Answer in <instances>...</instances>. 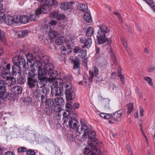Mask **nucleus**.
Instances as JSON below:
<instances>
[{
    "instance_id": "obj_17",
    "label": "nucleus",
    "mask_w": 155,
    "mask_h": 155,
    "mask_svg": "<svg viewBox=\"0 0 155 155\" xmlns=\"http://www.w3.org/2000/svg\"><path fill=\"white\" fill-rule=\"evenodd\" d=\"M123 111V110H120L113 114V118L115 121H118L121 120Z\"/></svg>"
},
{
    "instance_id": "obj_53",
    "label": "nucleus",
    "mask_w": 155,
    "mask_h": 155,
    "mask_svg": "<svg viewBox=\"0 0 155 155\" xmlns=\"http://www.w3.org/2000/svg\"><path fill=\"white\" fill-rule=\"evenodd\" d=\"M18 152L19 153H24L27 151V148L24 147H21L18 149Z\"/></svg>"
},
{
    "instance_id": "obj_20",
    "label": "nucleus",
    "mask_w": 155,
    "mask_h": 155,
    "mask_svg": "<svg viewBox=\"0 0 155 155\" xmlns=\"http://www.w3.org/2000/svg\"><path fill=\"white\" fill-rule=\"evenodd\" d=\"M43 67L48 72V74H49L51 71H53L54 69L53 64L50 62H49L43 65Z\"/></svg>"
},
{
    "instance_id": "obj_37",
    "label": "nucleus",
    "mask_w": 155,
    "mask_h": 155,
    "mask_svg": "<svg viewBox=\"0 0 155 155\" xmlns=\"http://www.w3.org/2000/svg\"><path fill=\"white\" fill-rule=\"evenodd\" d=\"M58 33L54 30H51L49 33V37L51 38H56L58 36Z\"/></svg>"
},
{
    "instance_id": "obj_5",
    "label": "nucleus",
    "mask_w": 155,
    "mask_h": 155,
    "mask_svg": "<svg viewBox=\"0 0 155 155\" xmlns=\"http://www.w3.org/2000/svg\"><path fill=\"white\" fill-rule=\"evenodd\" d=\"M88 143L89 147L91 148V149L90 150L88 148H86L85 150L86 149H89L94 154V155H96V153L98 154L99 155L101 154V151L96 147L98 145V140L97 139L94 138L90 139L88 140Z\"/></svg>"
},
{
    "instance_id": "obj_18",
    "label": "nucleus",
    "mask_w": 155,
    "mask_h": 155,
    "mask_svg": "<svg viewBox=\"0 0 155 155\" xmlns=\"http://www.w3.org/2000/svg\"><path fill=\"white\" fill-rule=\"evenodd\" d=\"M20 67V66L14 64V65L12 66V75L13 76H15L17 74H20L21 72Z\"/></svg>"
},
{
    "instance_id": "obj_22",
    "label": "nucleus",
    "mask_w": 155,
    "mask_h": 155,
    "mask_svg": "<svg viewBox=\"0 0 155 155\" xmlns=\"http://www.w3.org/2000/svg\"><path fill=\"white\" fill-rule=\"evenodd\" d=\"M71 61L73 63L74 66L73 69H76L77 68L79 69L80 63L79 58L76 57H73L71 59Z\"/></svg>"
},
{
    "instance_id": "obj_62",
    "label": "nucleus",
    "mask_w": 155,
    "mask_h": 155,
    "mask_svg": "<svg viewBox=\"0 0 155 155\" xmlns=\"http://www.w3.org/2000/svg\"><path fill=\"white\" fill-rule=\"evenodd\" d=\"M79 104L78 103L74 104L72 107V109L75 110L76 109L78 108L79 107Z\"/></svg>"
},
{
    "instance_id": "obj_47",
    "label": "nucleus",
    "mask_w": 155,
    "mask_h": 155,
    "mask_svg": "<svg viewBox=\"0 0 155 155\" xmlns=\"http://www.w3.org/2000/svg\"><path fill=\"white\" fill-rule=\"evenodd\" d=\"M58 16V12H54L51 13L49 15V17L51 18H55Z\"/></svg>"
},
{
    "instance_id": "obj_41",
    "label": "nucleus",
    "mask_w": 155,
    "mask_h": 155,
    "mask_svg": "<svg viewBox=\"0 0 155 155\" xmlns=\"http://www.w3.org/2000/svg\"><path fill=\"white\" fill-rule=\"evenodd\" d=\"M26 57L27 59V62L29 63H32L31 61L32 60L34 59V56L33 54L31 53H28L26 55Z\"/></svg>"
},
{
    "instance_id": "obj_1",
    "label": "nucleus",
    "mask_w": 155,
    "mask_h": 155,
    "mask_svg": "<svg viewBox=\"0 0 155 155\" xmlns=\"http://www.w3.org/2000/svg\"><path fill=\"white\" fill-rule=\"evenodd\" d=\"M63 82V80L61 78H58L57 80H54L51 86V94L53 96H61L63 95L64 89L61 88V84Z\"/></svg>"
},
{
    "instance_id": "obj_46",
    "label": "nucleus",
    "mask_w": 155,
    "mask_h": 155,
    "mask_svg": "<svg viewBox=\"0 0 155 155\" xmlns=\"http://www.w3.org/2000/svg\"><path fill=\"white\" fill-rule=\"evenodd\" d=\"M133 104L132 103H130L128 105V110L127 113L128 114H129L131 113L132 110L133 109Z\"/></svg>"
},
{
    "instance_id": "obj_2",
    "label": "nucleus",
    "mask_w": 155,
    "mask_h": 155,
    "mask_svg": "<svg viewBox=\"0 0 155 155\" xmlns=\"http://www.w3.org/2000/svg\"><path fill=\"white\" fill-rule=\"evenodd\" d=\"M99 28L97 37L98 44H103L106 42L107 38L105 34L109 31L110 29L104 25H101L99 26Z\"/></svg>"
},
{
    "instance_id": "obj_36",
    "label": "nucleus",
    "mask_w": 155,
    "mask_h": 155,
    "mask_svg": "<svg viewBox=\"0 0 155 155\" xmlns=\"http://www.w3.org/2000/svg\"><path fill=\"white\" fill-rule=\"evenodd\" d=\"M93 28L92 27H89L86 30V35L87 36L91 37L93 35Z\"/></svg>"
},
{
    "instance_id": "obj_42",
    "label": "nucleus",
    "mask_w": 155,
    "mask_h": 155,
    "mask_svg": "<svg viewBox=\"0 0 155 155\" xmlns=\"http://www.w3.org/2000/svg\"><path fill=\"white\" fill-rule=\"evenodd\" d=\"M5 84V82L4 81L0 80V90H6Z\"/></svg>"
},
{
    "instance_id": "obj_44",
    "label": "nucleus",
    "mask_w": 155,
    "mask_h": 155,
    "mask_svg": "<svg viewBox=\"0 0 155 155\" xmlns=\"http://www.w3.org/2000/svg\"><path fill=\"white\" fill-rule=\"evenodd\" d=\"M42 94L47 95L49 93V89L46 87L43 88L41 91Z\"/></svg>"
},
{
    "instance_id": "obj_49",
    "label": "nucleus",
    "mask_w": 155,
    "mask_h": 155,
    "mask_svg": "<svg viewBox=\"0 0 155 155\" xmlns=\"http://www.w3.org/2000/svg\"><path fill=\"white\" fill-rule=\"evenodd\" d=\"M45 114L48 115H50L52 113V110L51 107H46L45 110Z\"/></svg>"
},
{
    "instance_id": "obj_23",
    "label": "nucleus",
    "mask_w": 155,
    "mask_h": 155,
    "mask_svg": "<svg viewBox=\"0 0 155 155\" xmlns=\"http://www.w3.org/2000/svg\"><path fill=\"white\" fill-rule=\"evenodd\" d=\"M61 88L64 89V88L66 91L68 90H71L72 88V85L71 84L69 81H66L61 84Z\"/></svg>"
},
{
    "instance_id": "obj_39",
    "label": "nucleus",
    "mask_w": 155,
    "mask_h": 155,
    "mask_svg": "<svg viewBox=\"0 0 155 155\" xmlns=\"http://www.w3.org/2000/svg\"><path fill=\"white\" fill-rule=\"evenodd\" d=\"M6 90H0V98L3 100L6 99L8 96V94L6 92Z\"/></svg>"
},
{
    "instance_id": "obj_16",
    "label": "nucleus",
    "mask_w": 155,
    "mask_h": 155,
    "mask_svg": "<svg viewBox=\"0 0 155 155\" xmlns=\"http://www.w3.org/2000/svg\"><path fill=\"white\" fill-rule=\"evenodd\" d=\"M58 71L55 70L52 71L50 72L49 74L48 75L49 77L48 79V80L49 81H51L52 82V83L54 80H57L58 78L56 79V77L58 75ZM59 78H58V79Z\"/></svg>"
},
{
    "instance_id": "obj_12",
    "label": "nucleus",
    "mask_w": 155,
    "mask_h": 155,
    "mask_svg": "<svg viewBox=\"0 0 155 155\" xmlns=\"http://www.w3.org/2000/svg\"><path fill=\"white\" fill-rule=\"evenodd\" d=\"M38 69V74H37V78L38 79H41V78H44V77H47L48 75V72L46 71L43 67H35V68Z\"/></svg>"
},
{
    "instance_id": "obj_32",
    "label": "nucleus",
    "mask_w": 155,
    "mask_h": 155,
    "mask_svg": "<svg viewBox=\"0 0 155 155\" xmlns=\"http://www.w3.org/2000/svg\"><path fill=\"white\" fill-rule=\"evenodd\" d=\"M78 8L80 11L84 12L87 10L88 7L86 4L81 3L78 6Z\"/></svg>"
},
{
    "instance_id": "obj_25",
    "label": "nucleus",
    "mask_w": 155,
    "mask_h": 155,
    "mask_svg": "<svg viewBox=\"0 0 155 155\" xmlns=\"http://www.w3.org/2000/svg\"><path fill=\"white\" fill-rule=\"evenodd\" d=\"M74 3L72 2H65L62 3L60 6V8L62 10H66L67 9H70L72 5Z\"/></svg>"
},
{
    "instance_id": "obj_11",
    "label": "nucleus",
    "mask_w": 155,
    "mask_h": 155,
    "mask_svg": "<svg viewBox=\"0 0 155 155\" xmlns=\"http://www.w3.org/2000/svg\"><path fill=\"white\" fill-rule=\"evenodd\" d=\"M80 131L78 130L75 131V133L73 134H69L68 136V138L70 141H73L74 140H80L81 139V137L80 136Z\"/></svg>"
},
{
    "instance_id": "obj_30",
    "label": "nucleus",
    "mask_w": 155,
    "mask_h": 155,
    "mask_svg": "<svg viewBox=\"0 0 155 155\" xmlns=\"http://www.w3.org/2000/svg\"><path fill=\"white\" fill-rule=\"evenodd\" d=\"M28 33L29 32L27 30H23L18 31L17 33L19 38H22L27 35Z\"/></svg>"
},
{
    "instance_id": "obj_54",
    "label": "nucleus",
    "mask_w": 155,
    "mask_h": 155,
    "mask_svg": "<svg viewBox=\"0 0 155 155\" xmlns=\"http://www.w3.org/2000/svg\"><path fill=\"white\" fill-rule=\"evenodd\" d=\"M139 125H140V130L141 131V133L144 136V137L146 138V140L147 141V138L146 136L145 135V134H144V131H143V129L142 128V122L141 121H140V124H139Z\"/></svg>"
},
{
    "instance_id": "obj_57",
    "label": "nucleus",
    "mask_w": 155,
    "mask_h": 155,
    "mask_svg": "<svg viewBox=\"0 0 155 155\" xmlns=\"http://www.w3.org/2000/svg\"><path fill=\"white\" fill-rule=\"evenodd\" d=\"M70 46L69 45H67L66 46H63L61 48V50L62 51H67V50L70 49Z\"/></svg>"
},
{
    "instance_id": "obj_24",
    "label": "nucleus",
    "mask_w": 155,
    "mask_h": 155,
    "mask_svg": "<svg viewBox=\"0 0 155 155\" xmlns=\"http://www.w3.org/2000/svg\"><path fill=\"white\" fill-rule=\"evenodd\" d=\"M40 80L39 83L37 84V86L38 87L42 88L45 87L47 84L48 81V77H44L41 78V79H38Z\"/></svg>"
},
{
    "instance_id": "obj_59",
    "label": "nucleus",
    "mask_w": 155,
    "mask_h": 155,
    "mask_svg": "<svg viewBox=\"0 0 155 155\" xmlns=\"http://www.w3.org/2000/svg\"><path fill=\"white\" fill-rule=\"evenodd\" d=\"M119 74V75H118V76L120 78L121 83L122 84H124V77L122 74Z\"/></svg>"
},
{
    "instance_id": "obj_31",
    "label": "nucleus",
    "mask_w": 155,
    "mask_h": 155,
    "mask_svg": "<svg viewBox=\"0 0 155 155\" xmlns=\"http://www.w3.org/2000/svg\"><path fill=\"white\" fill-rule=\"evenodd\" d=\"M81 123L82 124V125L80 128V130L79 129V131H80V133L82 132L84 133V134L87 133L89 131L88 127L85 124H83L82 122H81Z\"/></svg>"
},
{
    "instance_id": "obj_21",
    "label": "nucleus",
    "mask_w": 155,
    "mask_h": 155,
    "mask_svg": "<svg viewBox=\"0 0 155 155\" xmlns=\"http://www.w3.org/2000/svg\"><path fill=\"white\" fill-rule=\"evenodd\" d=\"M66 97L67 100H71L74 99L75 96V93L71 90L65 91Z\"/></svg>"
},
{
    "instance_id": "obj_19",
    "label": "nucleus",
    "mask_w": 155,
    "mask_h": 155,
    "mask_svg": "<svg viewBox=\"0 0 155 155\" xmlns=\"http://www.w3.org/2000/svg\"><path fill=\"white\" fill-rule=\"evenodd\" d=\"M10 64H8L6 66V69L3 72V73L2 74V77L4 78H8L9 77L8 75L10 74Z\"/></svg>"
},
{
    "instance_id": "obj_58",
    "label": "nucleus",
    "mask_w": 155,
    "mask_h": 155,
    "mask_svg": "<svg viewBox=\"0 0 155 155\" xmlns=\"http://www.w3.org/2000/svg\"><path fill=\"white\" fill-rule=\"evenodd\" d=\"M121 41L124 47L125 48H127V43L125 39L124 38H121Z\"/></svg>"
},
{
    "instance_id": "obj_45",
    "label": "nucleus",
    "mask_w": 155,
    "mask_h": 155,
    "mask_svg": "<svg viewBox=\"0 0 155 155\" xmlns=\"http://www.w3.org/2000/svg\"><path fill=\"white\" fill-rule=\"evenodd\" d=\"M47 95H44L42 94L40 99H39L40 101L42 103H45V101L47 100Z\"/></svg>"
},
{
    "instance_id": "obj_63",
    "label": "nucleus",
    "mask_w": 155,
    "mask_h": 155,
    "mask_svg": "<svg viewBox=\"0 0 155 155\" xmlns=\"http://www.w3.org/2000/svg\"><path fill=\"white\" fill-rule=\"evenodd\" d=\"M14 23H18L20 22V17H18V15L15 18H14Z\"/></svg>"
},
{
    "instance_id": "obj_56",
    "label": "nucleus",
    "mask_w": 155,
    "mask_h": 155,
    "mask_svg": "<svg viewBox=\"0 0 155 155\" xmlns=\"http://www.w3.org/2000/svg\"><path fill=\"white\" fill-rule=\"evenodd\" d=\"M26 153L27 155H33L35 153V152L32 150H29L26 151Z\"/></svg>"
},
{
    "instance_id": "obj_29",
    "label": "nucleus",
    "mask_w": 155,
    "mask_h": 155,
    "mask_svg": "<svg viewBox=\"0 0 155 155\" xmlns=\"http://www.w3.org/2000/svg\"><path fill=\"white\" fill-rule=\"evenodd\" d=\"M45 2L47 5L49 6L53 5L54 6H56L58 3L56 0H45Z\"/></svg>"
},
{
    "instance_id": "obj_26",
    "label": "nucleus",
    "mask_w": 155,
    "mask_h": 155,
    "mask_svg": "<svg viewBox=\"0 0 155 155\" xmlns=\"http://www.w3.org/2000/svg\"><path fill=\"white\" fill-rule=\"evenodd\" d=\"M22 91V87L20 86H15L12 89V92L15 95L21 93Z\"/></svg>"
},
{
    "instance_id": "obj_33",
    "label": "nucleus",
    "mask_w": 155,
    "mask_h": 155,
    "mask_svg": "<svg viewBox=\"0 0 155 155\" xmlns=\"http://www.w3.org/2000/svg\"><path fill=\"white\" fill-rule=\"evenodd\" d=\"M45 104L46 106H48L49 107H53V108L54 107V105H55L54 101L53 99H48L47 100L45 101Z\"/></svg>"
},
{
    "instance_id": "obj_43",
    "label": "nucleus",
    "mask_w": 155,
    "mask_h": 155,
    "mask_svg": "<svg viewBox=\"0 0 155 155\" xmlns=\"http://www.w3.org/2000/svg\"><path fill=\"white\" fill-rule=\"evenodd\" d=\"M0 39L3 41H4L5 40V32L0 29Z\"/></svg>"
},
{
    "instance_id": "obj_13",
    "label": "nucleus",
    "mask_w": 155,
    "mask_h": 155,
    "mask_svg": "<svg viewBox=\"0 0 155 155\" xmlns=\"http://www.w3.org/2000/svg\"><path fill=\"white\" fill-rule=\"evenodd\" d=\"M74 52L75 53H79V55L82 58H85L87 55L86 51L82 49L79 47H75L74 49Z\"/></svg>"
},
{
    "instance_id": "obj_7",
    "label": "nucleus",
    "mask_w": 155,
    "mask_h": 155,
    "mask_svg": "<svg viewBox=\"0 0 155 155\" xmlns=\"http://www.w3.org/2000/svg\"><path fill=\"white\" fill-rule=\"evenodd\" d=\"M37 74H35L33 72L29 73V76L28 78V85L30 88H32L35 86V83L37 81Z\"/></svg>"
},
{
    "instance_id": "obj_60",
    "label": "nucleus",
    "mask_w": 155,
    "mask_h": 155,
    "mask_svg": "<svg viewBox=\"0 0 155 155\" xmlns=\"http://www.w3.org/2000/svg\"><path fill=\"white\" fill-rule=\"evenodd\" d=\"M113 13L117 15L118 18L121 22L122 21V19L121 18V15L119 13L116 12H114Z\"/></svg>"
},
{
    "instance_id": "obj_40",
    "label": "nucleus",
    "mask_w": 155,
    "mask_h": 155,
    "mask_svg": "<svg viewBox=\"0 0 155 155\" xmlns=\"http://www.w3.org/2000/svg\"><path fill=\"white\" fill-rule=\"evenodd\" d=\"M63 116L64 117V123H65V118L66 119L68 118L70 119V118H71L72 117L71 116V114H69V111L67 110L66 111L64 112H63Z\"/></svg>"
},
{
    "instance_id": "obj_28",
    "label": "nucleus",
    "mask_w": 155,
    "mask_h": 155,
    "mask_svg": "<svg viewBox=\"0 0 155 155\" xmlns=\"http://www.w3.org/2000/svg\"><path fill=\"white\" fill-rule=\"evenodd\" d=\"M14 18L10 15L8 16L5 19V23L9 25H11L14 23Z\"/></svg>"
},
{
    "instance_id": "obj_15",
    "label": "nucleus",
    "mask_w": 155,
    "mask_h": 155,
    "mask_svg": "<svg viewBox=\"0 0 155 155\" xmlns=\"http://www.w3.org/2000/svg\"><path fill=\"white\" fill-rule=\"evenodd\" d=\"M99 74V71L98 68L95 66H94L93 71H89V74L90 76L89 79L91 82L93 81V79L94 77H96Z\"/></svg>"
},
{
    "instance_id": "obj_3",
    "label": "nucleus",
    "mask_w": 155,
    "mask_h": 155,
    "mask_svg": "<svg viewBox=\"0 0 155 155\" xmlns=\"http://www.w3.org/2000/svg\"><path fill=\"white\" fill-rule=\"evenodd\" d=\"M35 62H34L32 65L34 69L35 67H43L44 64L49 63L50 58L47 55L44 56L41 58L37 55L35 56Z\"/></svg>"
},
{
    "instance_id": "obj_27",
    "label": "nucleus",
    "mask_w": 155,
    "mask_h": 155,
    "mask_svg": "<svg viewBox=\"0 0 155 155\" xmlns=\"http://www.w3.org/2000/svg\"><path fill=\"white\" fill-rule=\"evenodd\" d=\"M16 83V80L12 77H9L7 78L6 80L5 83L9 86H10L12 85L15 84Z\"/></svg>"
},
{
    "instance_id": "obj_4",
    "label": "nucleus",
    "mask_w": 155,
    "mask_h": 155,
    "mask_svg": "<svg viewBox=\"0 0 155 155\" xmlns=\"http://www.w3.org/2000/svg\"><path fill=\"white\" fill-rule=\"evenodd\" d=\"M14 64H16L21 67L22 66L25 69H28L32 66V63L30 62L26 63L25 59L22 57H15L12 59Z\"/></svg>"
},
{
    "instance_id": "obj_35",
    "label": "nucleus",
    "mask_w": 155,
    "mask_h": 155,
    "mask_svg": "<svg viewBox=\"0 0 155 155\" xmlns=\"http://www.w3.org/2000/svg\"><path fill=\"white\" fill-rule=\"evenodd\" d=\"M29 17L27 15H23L20 17V22L24 24H25L29 22Z\"/></svg>"
},
{
    "instance_id": "obj_51",
    "label": "nucleus",
    "mask_w": 155,
    "mask_h": 155,
    "mask_svg": "<svg viewBox=\"0 0 155 155\" xmlns=\"http://www.w3.org/2000/svg\"><path fill=\"white\" fill-rule=\"evenodd\" d=\"M26 81V79L23 77H21L18 78V82L20 84H24Z\"/></svg>"
},
{
    "instance_id": "obj_64",
    "label": "nucleus",
    "mask_w": 155,
    "mask_h": 155,
    "mask_svg": "<svg viewBox=\"0 0 155 155\" xmlns=\"http://www.w3.org/2000/svg\"><path fill=\"white\" fill-rule=\"evenodd\" d=\"M117 87L114 84H111L109 87V89L112 90H114L116 89V88Z\"/></svg>"
},
{
    "instance_id": "obj_50",
    "label": "nucleus",
    "mask_w": 155,
    "mask_h": 155,
    "mask_svg": "<svg viewBox=\"0 0 155 155\" xmlns=\"http://www.w3.org/2000/svg\"><path fill=\"white\" fill-rule=\"evenodd\" d=\"M34 93L35 95L37 97H39L42 94L41 91L37 89H36L35 90Z\"/></svg>"
},
{
    "instance_id": "obj_6",
    "label": "nucleus",
    "mask_w": 155,
    "mask_h": 155,
    "mask_svg": "<svg viewBox=\"0 0 155 155\" xmlns=\"http://www.w3.org/2000/svg\"><path fill=\"white\" fill-rule=\"evenodd\" d=\"M49 10V9L47 6L42 5L35 11V13L30 15V17H29L31 21H35L38 18L39 15L42 13H47Z\"/></svg>"
},
{
    "instance_id": "obj_61",
    "label": "nucleus",
    "mask_w": 155,
    "mask_h": 155,
    "mask_svg": "<svg viewBox=\"0 0 155 155\" xmlns=\"http://www.w3.org/2000/svg\"><path fill=\"white\" fill-rule=\"evenodd\" d=\"M126 148L128 150V152L130 155H132V152L131 150V148L130 146L129 145H127L126 146Z\"/></svg>"
},
{
    "instance_id": "obj_34",
    "label": "nucleus",
    "mask_w": 155,
    "mask_h": 155,
    "mask_svg": "<svg viewBox=\"0 0 155 155\" xmlns=\"http://www.w3.org/2000/svg\"><path fill=\"white\" fill-rule=\"evenodd\" d=\"M84 18L87 22H90L92 21L91 17L88 12L84 13Z\"/></svg>"
},
{
    "instance_id": "obj_10",
    "label": "nucleus",
    "mask_w": 155,
    "mask_h": 155,
    "mask_svg": "<svg viewBox=\"0 0 155 155\" xmlns=\"http://www.w3.org/2000/svg\"><path fill=\"white\" fill-rule=\"evenodd\" d=\"M55 105H54L53 108V110L55 112H58L60 111V109L61 106L64 104L65 102L63 98L60 97H57L55 99Z\"/></svg>"
},
{
    "instance_id": "obj_14",
    "label": "nucleus",
    "mask_w": 155,
    "mask_h": 155,
    "mask_svg": "<svg viewBox=\"0 0 155 155\" xmlns=\"http://www.w3.org/2000/svg\"><path fill=\"white\" fill-rule=\"evenodd\" d=\"M95 136L96 133L95 131L92 130H90L87 133L84 134L83 137L84 140L88 138V140H89L90 139L94 138Z\"/></svg>"
},
{
    "instance_id": "obj_55",
    "label": "nucleus",
    "mask_w": 155,
    "mask_h": 155,
    "mask_svg": "<svg viewBox=\"0 0 155 155\" xmlns=\"http://www.w3.org/2000/svg\"><path fill=\"white\" fill-rule=\"evenodd\" d=\"M144 79L146 81H147L149 84L152 85L153 84V83L152 82V79L149 77H145L144 78Z\"/></svg>"
},
{
    "instance_id": "obj_8",
    "label": "nucleus",
    "mask_w": 155,
    "mask_h": 155,
    "mask_svg": "<svg viewBox=\"0 0 155 155\" xmlns=\"http://www.w3.org/2000/svg\"><path fill=\"white\" fill-rule=\"evenodd\" d=\"M67 122H68V125L70 128L76 129V131H77L78 129L79 130V127L78 126L79 122L77 119L74 117H73L71 118H70L69 119H68V118L66 119L65 118L64 124H65Z\"/></svg>"
},
{
    "instance_id": "obj_52",
    "label": "nucleus",
    "mask_w": 155,
    "mask_h": 155,
    "mask_svg": "<svg viewBox=\"0 0 155 155\" xmlns=\"http://www.w3.org/2000/svg\"><path fill=\"white\" fill-rule=\"evenodd\" d=\"M84 155H94V154L91 151H90L87 149L84 150Z\"/></svg>"
},
{
    "instance_id": "obj_48",
    "label": "nucleus",
    "mask_w": 155,
    "mask_h": 155,
    "mask_svg": "<svg viewBox=\"0 0 155 155\" xmlns=\"http://www.w3.org/2000/svg\"><path fill=\"white\" fill-rule=\"evenodd\" d=\"M43 31L47 33H49L50 31L51 30L50 26L48 25H45L43 27Z\"/></svg>"
},
{
    "instance_id": "obj_38",
    "label": "nucleus",
    "mask_w": 155,
    "mask_h": 155,
    "mask_svg": "<svg viewBox=\"0 0 155 155\" xmlns=\"http://www.w3.org/2000/svg\"><path fill=\"white\" fill-rule=\"evenodd\" d=\"M65 40V38L63 37L58 38L55 41V44L57 45H60L63 43Z\"/></svg>"
},
{
    "instance_id": "obj_9",
    "label": "nucleus",
    "mask_w": 155,
    "mask_h": 155,
    "mask_svg": "<svg viewBox=\"0 0 155 155\" xmlns=\"http://www.w3.org/2000/svg\"><path fill=\"white\" fill-rule=\"evenodd\" d=\"M79 41L82 45V48H88L91 47L92 44V40L91 38H87L85 37H82L80 38Z\"/></svg>"
}]
</instances>
